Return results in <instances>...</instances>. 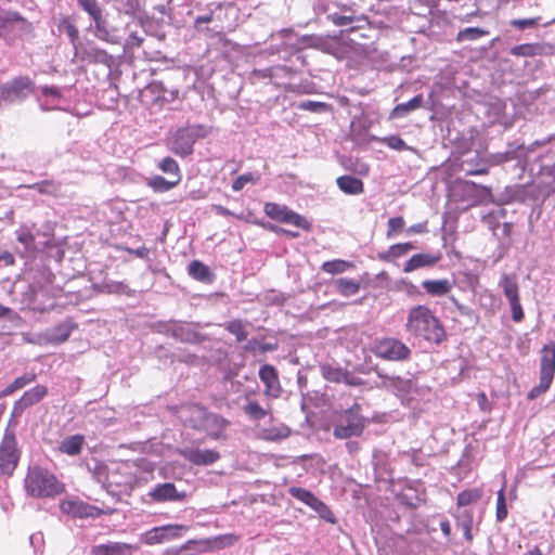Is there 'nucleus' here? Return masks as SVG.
<instances>
[{"mask_svg":"<svg viewBox=\"0 0 555 555\" xmlns=\"http://www.w3.org/2000/svg\"><path fill=\"white\" fill-rule=\"evenodd\" d=\"M321 372L323 377L332 383H344L349 386H360L362 380L351 375L347 370L331 364L322 365Z\"/></svg>","mask_w":555,"mask_h":555,"instance_id":"18","label":"nucleus"},{"mask_svg":"<svg viewBox=\"0 0 555 555\" xmlns=\"http://www.w3.org/2000/svg\"><path fill=\"white\" fill-rule=\"evenodd\" d=\"M60 508L64 514L74 518H95L102 515V511L96 506L75 499L61 501Z\"/></svg>","mask_w":555,"mask_h":555,"instance_id":"15","label":"nucleus"},{"mask_svg":"<svg viewBox=\"0 0 555 555\" xmlns=\"http://www.w3.org/2000/svg\"><path fill=\"white\" fill-rule=\"evenodd\" d=\"M158 168L165 173L173 175L176 177V179H178V177H179V181L181 180L179 165L173 158H171V157L163 158L158 164Z\"/></svg>","mask_w":555,"mask_h":555,"instance_id":"47","label":"nucleus"},{"mask_svg":"<svg viewBox=\"0 0 555 555\" xmlns=\"http://www.w3.org/2000/svg\"><path fill=\"white\" fill-rule=\"evenodd\" d=\"M85 443V437L82 435H73L63 439L59 446L61 453L74 456L81 452Z\"/></svg>","mask_w":555,"mask_h":555,"instance_id":"31","label":"nucleus"},{"mask_svg":"<svg viewBox=\"0 0 555 555\" xmlns=\"http://www.w3.org/2000/svg\"><path fill=\"white\" fill-rule=\"evenodd\" d=\"M175 412L179 414V418L184 426L202 430L207 413V410L203 405L198 403H188L176 406Z\"/></svg>","mask_w":555,"mask_h":555,"instance_id":"13","label":"nucleus"},{"mask_svg":"<svg viewBox=\"0 0 555 555\" xmlns=\"http://www.w3.org/2000/svg\"><path fill=\"white\" fill-rule=\"evenodd\" d=\"M499 286L502 288L507 300L519 298V285L515 273H503L499 281Z\"/></svg>","mask_w":555,"mask_h":555,"instance_id":"29","label":"nucleus"},{"mask_svg":"<svg viewBox=\"0 0 555 555\" xmlns=\"http://www.w3.org/2000/svg\"><path fill=\"white\" fill-rule=\"evenodd\" d=\"M335 287L343 296H352L360 291V282L351 279L340 278L335 280Z\"/></svg>","mask_w":555,"mask_h":555,"instance_id":"38","label":"nucleus"},{"mask_svg":"<svg viewBox=\"0 0 555 555\" xmlns=\"http://www.w3.org/2000/svg\"><path fill=\"white\" fill-rule=\"evenodd\" d=\"M59 29L64 30L74 48V52L78 50L82 43L79 41V29L70 16H63L59 23Z\"/></svg>","mask_w":555,"mask_h":555,"instance_id":"33","label":"nucleus"},{"mask_svg":"<svg viewBox=\"0 0 555 555\" xmlns=\"http://www.w3.org/2000/svg\"><path fill=\"white\" fill-rule=\"evenodd\" d=\"M209 130L203 125L183 127L177 130L171 141L170 150L179 156H188L193 153L194 143L208 135Z\"/></svg>","mask_w":555,"mask_h":555,"instance_id":"6","label":"nucleus"},{"mask_svg":"<svg viewBox=\"0 0 555 555\" xmlns=\"http://www.w3.org/2000/svg\"><path fill=\"white\" fill-rule=\"evenodd\" d=\"M423 288L431 296H444L452 289L449 280H426L422 282Z\"/></svg>","mask_w":555,"mask_h":555,"instance_id":"34","label":"nucleus"},{"mask_svg":"<svg viewBox=\"0 0 555 555\" xmlns=\"http://www.w3.org/2000/svg\"><path fill=\"white\" fill-rule=\"evenodd\" d=\"M365 428V418L361 414V405L353 403L339 414L334 425L333 435L336 439L360 437Z\"/></svg>","mask_w":555,"mask_h":555,"instance_id":"3","label":"nucleus"},{"mask_svg":"<svg viewBox=\"0 0 555 555\" xmlns=\"http://www.w3.org/2000/svg\"><path fill=\"white\" fill-rule=\"evenodd\" d=\"M37 375L35 373H25L22 376L16 377L11 384H9L3 390V396H10L18 389L24 388L28 384L35 382Z\"/></svg>","mask_w":555,"mask_h":555,"instance_id":"40","label":"nucleus"},{"mask_svg":"<svg viewBox=\"0 0 555 555\" xmlns=\"http://www.w3.org/2000/svg\"><path fill=\"white\" fill-rule=\"evenodd\" d=\"M21 457L17 440L13 433H5L0 442V473L12 476Z\"/></svg>","mask_w":555,"mask_h":555,"instance_id":"8","label":"nucleus"},{"mask_svg":"<svg viewBox=\"0 0 555 555\" xmlns=\"http://www.w3.org/2000/svg\"><path fill=\"white\" fill-rule=\"evenodd\" d=\"M512 311V319L514 322L519 323L524 320L525 313L520 304V297L516 300H508Z\"/></svg>","mask_w":555,"mask_h":555,"instance_id":"54","label":"nucleus"},{"mask_svg":"<svg viewBox=\"0 0 555 555\" xmlns=\"http://www.w3.org/2000/svg\"><path fill=\"white\" fill-rule=\"evenodd\" d=\"M188 530V526L179 524L154 527L142 534V541L146 545L160 544L181 538Z\"/></svg>","mask_w":555,"mask_h":555,"instance_id":"11","label":"nucleus"},{"mask_svg":"<svg viewBox=\"0 0 555 555\" xmlns=\"http://www.w3.org/2000/svg\"><path fill=\"white\" fill-rule=\"evenodd\" d=\"M373 353L386 361H406L411 358V349L400 339L384 337L375 341Z\"/></svg>","mask_w":555,"mask_h":555,"instance_id":"7","label":"nucleus"},{"mask_svg":"<svg viewBox=\"0 0 555 555\" xmlns=\"http://www.w3.org/2000/svg\"><path fill=\"white\" fill-rule=\"evenodd\" d=\"M288 493L294 499L302 502L304 504L312 508L314 512H317L318 515L325 521L330 524L336 522V517L332 509L323 501L315 496L311 491L301 487H291L288 489Z\"/></svg>","mask_w":555,"mask_h":555,"instance_id":"10","label":"nucleus"},{"mask_svg":"<svg viewBox=\"0 0 555 555\" xmlns=\"http://www.w3.org/2000/svg\"><path fill=\"white\" fill-rule=\"evenodd\" d=\"M259 181V176L253 172H246L238 176L232 183V190L234 192L242 191L246 184H256Z\"/></svg>","mask_w":555,"mask_h":555,"instance_id":"46","label":"nucleus"},{"mask_svg":"<svg viewBox=\"0 0 555 555\" xmlns=\"http://www.w3.org/2000/svg\"><path fill=\"white\" fill-rule=\"evenodd\" d=\"M428 232L427 221L410 225L406 229L409 234H424Z\"/></svg>","mask_w":555,"mask_h":555,"instance_id":"60","label":"nucleus"},{"mask_svg":"<svg viewBox=\"0 0 555 555\" xmlns=\"http://www.w3.org/2000/svg\"><path fill=\"white\" fill-rule=\"evenodd\" d=\"M149 496L154 502L182 501L186 498L184 492H179L172 482H164L149 492Z\"/></svg>","mask_w":555,"mask_h":555,"instance_id":"20","label":"nucleus"},{"mask_svg":"<svg viewBox=\"0 0 555 555\" xmlns=\"http://www.w3.org/2000/svg\"><path fill=\"white\" fill-rule=\"evenodd\" d=\"M244 412L255 421H260L267 415V411L257 401L248 402L244 406Z\"/></svg>","mask_w":555,"mask_h":555,"instance_id":"48","label":"nucleus"},{"mask_svg":"<svg viewBox=\"0 0 555 555\" xmlns=\"http://www.w3.org/2000/svg\"><path fill=\"white\" fill-rule=\"evenodd\" d=\"M24 489L29 496L48 499L62 494L65 491V486L48 468L33 465L27 469Z\"/></svg>","mask_w":555,"mask_h":555,"instance_id":"2","label":"nucleus"},{"mask_svg":"<svg viewBox=\"0 0 555 555\" xmlns=\"http://www.w3.org/2000/svg\"><path fill=\"white\" fill-rule=\"evenodd\" d=\"M79 7L87 12L93 21L101 20L102 9L99 7L96 0H77Z\"/></svg>","mask_w":555,"mask_h":555,"instance_id":"45","label":"nucleus"},{"mask_svg":"<svg viewBox=\"0 0 555 555\" xmlns=\"http://www.w3.org/2000/svg\"><path fill=\"white\" fill-rule=\"evenodd\" d=\"M537 24L535 18H519V20H513L511 21V25L518 28V29H525L528 27H533Z\"/></svg>","mask_w":555,"mask_h":555,"instance_id":"59","label":"nucleus"},{"mask_svg":"<svg viewBox=\"0 0 555 555\" xmlns=\"http://www.w3.org/2000/svg\"><path fill=\"white\" fill-rule=\"evenodd\" d=\"M228 420H225L219 414L210 413L207 411L202 430H206L208 437L217 440L222 437V434L228 427Z\"/></svg>","mask_w":555,"mask_h":555,"instance_id":"22","label":"nucleus"},{"mask_svg":"<svg viewBox=\"0 0 555 555\" xmlns=\"http://www.w3.org/2000/svg\"><path fill=\"white\" fill-rule=\"evenodd\" d=\"M440 259H441L440 254H436V255L425 254V253L415 254L404 263L403 271L405 273H409V272L415 271L420 268L433 267L437 262H439Z\"/></svg>","mask_w":555,"mask_h":555,"instance_id":"25","label":"nucleus"},{"mask_svg":"<svg viewBox=\"0 0 555 555\" xmlns=\"http://www.w3.org/2000/svg\"><path fill=\"white\" fill-rule=\"evenodd\" d=\"M0 261H3L5 266H13L15 258L10 251L5 250L0 253Z\"/></svg>","mask_w":555,"mask_h":555,"instance_id":"64","label":"nucleus"},{"mask_svg":"<svg viewBox=\"0 0 555 555\" xmlns=\"http://www.w3.org/2000/svg\"><path fill=\"white\" fill-rule=\"evenodd\" d=\"M267 229L270 230V231H273V232H275L278 234H285V235H287L289 237H293V238L298 236L297 232H293V231H289V230L278 228L276 225H273V224H269L267 227Z\"/></svg>","mask_w":555,"mask_h":555,"instance_id":"62","label":"nucleus"},{"mask_svg":"<svg viewBox=\"0 0 555 555\" xmlns=\"http://www.w3.org/2000/svg\"><path fill=\"white\" fill-rule=\"evenodd\" d=\"M212 20H214L212 13H209L207 15H199L194 21V27L198 28L202 24H208V23L212 22Z\"/></svg>","mask_w":555,"mask_h":555,"instance_id":"63","label":"nucleus"},{"mask_svg":"<svg viewBox=\"0 0 555 555\" xmlns=\"http://www.w3.org/2000/svg\"><path fill=\"white\" fill-rule=\"evenodd\" d=\"M240 540V535L234 533H224L219 534L212 538L204 539V540H190L185 544L182 545L183 548H188L191 544H204L206 550H222L225 547H230L235 544Z\"/></svg>","mask_w":555,"mask_h":555,"instance_id":"19","label":"nucleus"},{"mask_svg":"<svg viewBox=\"0 0 555 555\" xmlns=\"http://www.w3.org/2000/svg\"><path fill=\"white\" fill-rule=\"evenodd\" d=\"M555 374V343L545 344L541 349L540 358V382L527 393L528 400H534L545 393Z\"/></svg>","mask_w":555,"mask_h":555,"instance_id":"4","label":"nucleus"},{"mask_svg":"<svg viewBox=\"0 0 555 555\" xmlns=\"http://www.w3.org/2000/svg\"><path fill=\"white\" fill-rule=\"evenodd\" d=\"M34 188L39 193L48 194V195H56L57 192L60 191V184L54 181H50V180L41 181V182L35 184Z\"/></svg>","mask_w":555,"mask_h":555,"instance_id":"51","label":"nucleus"},{"mask_svg":"<svg viewBox=\"0 0 555 555\" xmlns=\"http://www.w3.org/2000/svg\"><path fill=\"white\" fill-rule=\"evenodd\" d=\"M405 330L411 335L434 344H441L447 338L444 326L425 305H417L410 309Z\"/></svg>","mask_w":555,"mask_h":555,"instance_id":"1","label":"nucleus"},{"mask_svg":"<svg viewBox=\"0 0 555 555\" xmlns=\"http://www.w3.org/2000/svg\"><path fill=\"white\" fill-rule=\"evenodd\" d=\"M259 378L264 384V395L278 398L282 393L278 371L270 364H264L259 370Z\"/></svg>","mask_w":555,"mask_h":555,"instance_id":"17","label":"nucleus"},{"mask_svg":"<svg viewBox=\"0 0 555 555\" xmlns=\"http://www.w3.org/2000/svg\"><path fill=\"white\" fill-rule=\"evenodd\" d=\"M336 183L345 194L359 195L364 192L363 181L353 176H340L336 179Z\"/></svg>","mask_w":555,"mask_h":555,"instance_id":"28","label":"nucleus"},{"mask_svg":"<svg viewBox=\"0 0 555 555\" xmlns=\"http://www.w3.org/2000/svg\"><path fill=\"white\" fill-rule=\"evenodd\" d=\"M48 395V387L44 385H36L31 389L25 391L16 401L15 409L21 411L40 402Z\"/></svg>","mask_w":555,"mask_h":555,"instance_id":"24","label":"nucleus"},{"mask_svg":"<svg viewBox=\"0 0 555 555\" xmlns=\"http://www.w3.org/2000/svg\"><path fill=\"white\" fill-rule=\"evenodd\" d=\"M77 328V324L72 320L67 319L56 324L50 333L49 340L53 344H62L66 341L73 331Z\"/></svg>","mask_w":555,"mask_h":555,"instance_id":"26","label":"nucleus"},{"mask_svg":"<svg viewBox=\"0 0 555 555\" xmlns=\"http://www.w3.org/2000/svg\"><path fill=\"white\" fill-rule=\"evenodd\" d=\"M482 496V490L480 488L466 489L461 491L456 496L457 507L468 506L477 503Z\"/></svg>","mask_w":555,"mask_h":555,"instance_id":"37","label":"nucleus"},{"mask_svg":"<svg viewBox=\"0 0 555 555\" xmlns=\"http://www.w3.org/2000/svg\"><path fill=\"white\" fill-rule=\"evenodd\" d=\"M33 34V23L20 12L0 8V37L23 38Z\"/></svg>","mask_w":555,"mask_h":555,"instance_id":"5","label":"nucleus"},{"mask_svg":"<svg viewBox=\"0 0 555 555\" xmlns=\"http://www.w3.org/2000/svg\"><path fill=\"white\" fill-rule=\"evenodd\" d=\"M74 55L81 62H88L91 64H102L108 67L114 62L113 56L106 50L99 48L92 41L81 43L78 50L74 52Z\"/></svg>","mask_w":555,"mask_h":555,"instance_id":"12","label":"nucleus"},{"mask_svg":"<svg viewBox=\"0 0 555 555\" xmlns=\"http://www.w3.org/2000/svg\"><path fill=\"white\" fill-rule=\"evenodd\" d=\"M544 53V46L542 43H522L515 46L511 49V54L514 56L533 57Z\"/></svg>","mask_w":555,"mask_h":555,"instance_id":"36","label":"nucleus"},{"mask_svg":"<svg viewBox=\"0 0 555 555\" xmlns=\"http://www.w3.org/2000/svg\"><path fill=\"white\" fill-rule=\"evenodd\" d=\"M353 268V263L343 259L328 260L322 263L321 269L330 274L344 273Z\"/></svg>","mask_w":555,"mask_h":555,"instance_id":"39","label":"nucleus"},{"mask_svg":"<svg viewBox=\"0 0 555 555\" xmlns=\"http://www.w3.org/2000/svg\"><path fill=\"white\" fill-rule=\"evenodd\" d=\"M179 454L194 465H211L220 459V453L211 449L184 448L179 450Z\"/></svg>","mask_w":555,"mask_h":555,"instance_id":"16","label":"nucleus"},{"mask_svg":"<svg viewBox=\"0 0 555 555\" xmlns=\"http://www.w3.org/2000/svg\"><path fill=\"white\" fill-rule=\"evenodd\" d=\"M188 271L193 279L201 282L209 281L211 276L209 268L199 260H193L189 264Z\"/></svg>","mask_w":555,"mask_h":555,"instance_id":"41","label":"nucleus"},{"mask_svg":"<svg viewBox=\"0 0 555 555\" xmlns=\"http://www.w3.org/2000/svg\"><path fill=\"white\" fill-rule=\"evenodd\" d=\"M298 108L302 111H309L313 113H322L331 109V105L324 102L317 101H304L298 104Z\"/></svg>","mask_w":555,"mask_h":555,"instance_id":"50","label":"nucleus"},{"mask_svg":"<svg viewBox=\"0 0 555 555\" xmlns=\"http://www.w3.org/2000/svg\"><path fill=\"white\" fill-rule=\"evenodd\" d=\"M101 287H102V292H104V293L119 294V293H122L127 286L121 282H112V283H104Z\"/></svg>","mask_w":555,"mask_h":555,"instance_id":"56","label":"nucleus"},{"mask_svg":"<svg viewBox=\"0 0 555 555\" xmlns=\"http://www.w3.org/2000/svg\"><path fill=\"white\" fill-rule=\"evenodd\" d=\"M461 527L463 529L464 537H465L466 541L467 542H472L473 541V533H472L473 519H472V517H469L468 519L464 520L461 524Z\"/></svg>","mask_w":555,"mask_h":555,"instance_id":"61","label":"nucleus"},{"mask_svg":"<svg viewBox=\"0 0 555 555\" xmlns=\"http://www.w3.org/2000/svg\"><path fill=\"white\" fill-rule=\"evenodd\" d=\"M263 211L272 220L293 224L305 231L311 229V223L304 216L291 210L286 205L268 202L264 204Z\"/></svg>","mask_w":555,"mask_h":555,"instance_id":"9","label":"nucleus"},{"mask_svg":"<svg viewBox=\"0 0 555 555\" xmlns=\"http://www.w3.org/2000/svg\"><path fill=\"white\" fill-rule=\"evenodd\" d=\"M95 23V36L100 39V40H103V41H106V42H113L112 40H109V33L108 30L105 28V26L103 25L104 22H103V18L101 17V20H96L94 21Z\"/></svg>","mask_w":555,"mask_h":555,"instance_id":"55","label":"nucleus"},{"mask_svg":"<svg viewBox=\"0 0 555 555\" xmlns=\"http://www.w3.org/2000/svg\"><path fill=\"white\" fill-rule=\"evenodd\" d=\"M34 81L27 76H18L7 86V92L18 98L28 95L34 91Z\"/></svg>","mask_w":555,"mask_h":555,"instance_id":"27","label":"nucleus"},{"mask_svg":"<svg viewBox=\"0 0 555 555\" xmlns=\"http://www.w3.org/2000/svg\"><path fill=\"white\" fill-rule=\"evenodd\" d=\"M414 248L415 246L411 242L393 244L386 251L380 253L378 258L384 262H391L395 259L404 256Z\"/></svg>","mask_w":555,"mask_h":555,"instance_id":"30","label":"nucleus"},{"mask_svg":"<svg viewBox=\"0 0 555 555\" xmlns=\"http://www.w3.org/2000/svg\"><path fill=\"white\" fill-rule=\"evenodd\" d=\"M225 330L236 337L237 341H243L247 338L248 332L241 320H233L225 324Z\"/></svg>","mask_w":555,"mask_h":555,"instance_id":"44","label":"nucleus"},{"mask_svg":"<svg viewBox=\"0 0 555 555\" xmlns=\"http://www.w3.org/2000/svg\"><path fill=\"white\" fill-rule=\"evenodd\" d=\"M489 34L488 29L480 28V27H467L462 30H460L456 35V41L463 42V41H475L478 40L481 37H485Z\"/></svg>","mask_w":555,"mask_h":555,"instance_id":"42","label":"nucleus"},{"mask_svg":"<svg viewBox=\"0 0 555 555\" xmlns=\"http://www.w3.org/2000/svg\"><path fill=\"white\" fill-rule=\"evenodd\" d=\"M291 434L292 430L286 425L272 426L261 430L260 439L269 442H278L288 438Z\"/></svg>","mask_w":555,"mask_h":555,"instance_id":"35","label":"nucleus"},{"mask_svg":"<svg viewBox=\"0 0 555 555\" xmlns=\"http://www.w3.org/2000/svg\"><path fill=\"white\" fill-rule=\"evenodd\" d=\"M385 383L388 388L402 399L417 391L415 383L410 378L389 376L386 377Z\"/></svg>","mask_w":555,"mask_h":555,"instance_id":"23","label":"nucleus"},{"mask_svg":"<svg viewBox=\"0 0 555 555\" xmlns=\"http://www.w3.org/2000/svg\"><path fill=\"white\" fill-rule=\"evenodd\" d=\"M17 241L26 247L31 246L35 243V236L29 230H23L17 234Z\"/></svg>","mask_w":555,"mask_h":555,"instance_id":"58","label":"nucleus"},{"mask_svg":"<svg viewBox=\"0 0 555 555\" xmlns=\"http://www.w3.org/2000/svg\"><path fill=\"white\" fill-rule=\"evenodd\" d=\"M383 144L397 151H405L409 149L406 143L399 135H389L379 140Z\"/></svg>","mask_w":555,"mask_h":555,"instance_id":"53","label":"nucleus"},{"mask_svg":"<svg viewBox=\"0 0 555 555\" xmlns=\"http://www.w3.org/2000/svg\"><path fill=\"white\" fill-rule=\"evenodd\" d=\"M138 548L137 545L122 542H108L94 545L91 555H131Z\"/></svg>","mask_w":555,"mask_h":555,"instance_id":"21","label":"nucleus"},{"mask_svg":"<svg viewBox=\"0 0 555 555\" xmlns=\"http://www.w3.org/2000/svg\"><path fill=\"white\" fill-rule=\"evenodd\" d=\"M495 517L498 521H503L507 517V507L503 488L498 492Z\"/></svg>","mask_w":555,"mask_h":555,"instance_id":"52","label":"nucleus"},{"mask_svg":"<svg viewBox=\"0 0 555 555\" xmlns=\"http://www.w3.org/2000/svg\"><path fill=\"white\" fill-rule=\"evenodd\" d=\"M328 18L336 26H345L354 21L353 16L340 15L337 13L331 14Z\"/></svg>","mask_w":555,"mask_h":555,"instance_id":"57","label":"nucleus"},{"mask_svg":"<svg viewBox=\"0 0 555 555\" xmlns=\"http://www.w3.org/2000/svg\"><path fill=\"white\" fill-rule=\"evenodd\" d=\"M179 183V178L173 181L166 180L162 176H154L150 179L149 185L157 192H167Z\"/></svg>","mask_w":555,"mask_h":555,"instance_id":"43","label":"nucleus"},{"mask_svg":"<svg viewBox=\"0 0 555 555\" xmlns=\"http://www.w3.org/2000/svg\"><path fill=\"white\" fill-rule=\"evenodd\" d=\"M132 475L128 472L126 464H119L108 470L106 476V487L112 492H127L132 489Z\"/></svg>","mask_w":555,"mask_h":555,"instance_id":"14","label":"nucleus"},{"mask_svg":"<svg viewBox=\"0 0 555 555\" xmlns=\"http://www.w3.org/2000/svg\"><path fill=\"white\" fill-rule=\"evenodd\" d=\"M423 102H424V100H423L422 94L415 95L413 99H411L406 103H400V104L396 105L392 108V111L390 112L389 118L396 119V118L403 117V116L408 115L410 112L422 107Z\"/></svg>","mask_w":555,"mask_h":555,"instance_id":"32","label":"nucleus"},{"mask_svg":"<svg viewBox=\"0 0 555 555\" xmlns=\"http://www.w3.org/2000/svg\"><path fill=\"white\" fill-rule=\"evenodd\" d=\"M405 221L403 217L397 216L388 219L387 221V232L386 236L388 238L397 235L399 232H401L404 229Z\"/></svg>","mask_w":555,"mask_h":555,"instance_id":"49","label":"nucleus"}]
</instances>
